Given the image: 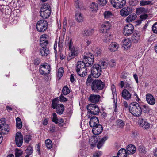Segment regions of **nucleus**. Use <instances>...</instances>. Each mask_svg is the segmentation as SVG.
<instances>
[{
	"label": "nucleus",
	"instance_id": "1",
	"mask_svg": "<svg viewBox=\"0 0 157 157\" xmlns=\"http://www.w3.org/2000/svg\"><path fill=\"white\" fill-rule=\"evenodd\" d=\"M129 109L130 113L135 116H139L142 113V110L141 106L136 102L131 103L129 105Z\"/></svg>",
	"mask_w": 157,
	"mask_h": 157
},
{
	"label": "nucleus",
	"instance_id": "2",
	"mask_svg": "<svg viewBox=\"0 0 157 157\" xmlns=\"http://www.w3.org/2000/svg\"><path fill=\"white\" fill-rule=\"evenodd\" d=\"M82 61H79L76 64V71L77 74L80 77H83L87 73V67Z\"/></svg>",
	"mask_w": 157,
	"mask_h": 157
},
{
	"label": "nucleus",
	"instance_id": "3",
	"mask_svg": "<svg viewBox=\"0 0 157 157\" xmlns=\"http://www.w3.org/2000/svg\"><path fill=\"white\" fill-rule=\"evenodd\" d=\"M51 12V6L49 4L47 3H44L40 10V16L44 20L47 19L50 16Z\"/></svg>",
	"mask_w": 157,
	"mask_h": 157
},
{
	"label": "nucleus",
	"instance_id": "4",
	"mask_svg": "<svg viewBox=\"0 0 157 157\" xmlns=\"http://www.w3.org/2000/svg\"><path fill=\"white\" fill-rule=\"evenodd\" d=\"M105 86V83L100 79L94 80L91 83V89L94 92H98L102 90Z\"/></svg>",
	"mask_w": 157,
	"mask_h": 157
},
{
	"label": "nucleus",
	"instance_id": "5",
	"mask_svg": "<svg viewBox=\"0 0 157 157\" xmlns=\"http://www.w3.org/2000/svg\"><path fill=\"white\" fill-rule=\"evenodd\" d=\"M58 99L56 98L52 101V107L53 109H56V112L59 115L62 114L64 110V106L62 104H58Z\"/></svg>",
	"mask_w": 157,
	"mask_h": 157
},
{
	"label": "nucleus",
	"instance_id": "6",
	"mask_svg": "<svg viewBox=\"0 0 157 157\" xmlns=\"http://www.w3.org/2000/svg\"><path fill=\"white\" fill-rule=\"evenodd\" d=\"M83 62L87 67L91 66L94 62V56L89 52H85L83 56V59L82 61Z\"/></svg>",
	"mask_w": 157,
	"mask_h": 157
},
{
	"label": "nucleus",
	"instance_id": "7",
	"mask_svg": "<svg viewBox=\"0 0 157 157\" xmlns=\"http://www.w3.org/2000/svg\"><path fill=\"white\" fill-rule=\"evenodd\" d=\"M48 25L47 21L40 20L36 23V27L37 31L39 32H43L47 29Z\"/></svg>",
	"mask_w": 157,
	"mask_h": 157
},
{
	"label": "nucleus",
	"instance_id": "8",
	"mask_svg": "<svg viewBox=\"0 0 157 157\" xmlns=\"http://www.w3.org/2000/svg\"><path fill=\"white\" fill-rule=\"evenodd\" d=\"M101 73V67L98 64H94L91 69L90 75L94 78H98Z\"/></svg>",
	"mask_w": 157,
	"mask_h": 157
},
{
	"label": "nucleus",
	"instance_id": "9",
	"mask_svg": "<svg viewBox=\"0 0 157 157\" xmlns=\"http://www.w3.org/2000/svg\"><path fill=\"white\" fill-rule=\"evenodd\" d=\"M51 67L47 63L41 65L40 67L39 71L40 74L44 76L48 75L50 72Z\"/></svg>",
	"mask_w": 157,
	"mask_h": 157
},
{
	"label": "nucleus",
	"instance_id": "10",
	"mask_svg": "<svg viewBox=\"0 0 157 157\" xmlns=\"http://www.w3.org/2000/svg\"><path fill=\"white\" fill-rule=\"evenodd\" d=\"M0 131L2 133L5 134L9 132L10 130L9 126L6 123V119L5 118H2L0 120Z\"/></svg>",
	"mask_w": 157,
	"mask_h": 157
},
{
	"label": "nucleus",
	"instance_id": "11",
	"mask_svg": "<svg viewBox=\"0 0 157 157\" xmlns=\"http://www.w3.org/2000/svg\"><path fill=\"white\" fill-rule=\"evenodd\" d=\"M88 112L91 114L94 115H98L100 112L99 109L97 105L90 104L87 106Z\"/></svg>",
	"mask_w": 157,
	"mask_h": 157
},
{
	"label": "nucleus",
	"instance_id": "12",
	"mask_svg": "<svg viewBox=\"0 0 157 157\" xmlns=\"http://www.w3.org/2000/svg\"><path fill=\"white\" fill-rule=\"evenodd\" d=\"M41 42L40 45L42 48L40 50V53L42 56H47L50 53L49 49L47 48V43L43 41Z\"/></svg>",
	"mask_w": 157,
	"mask_h": 157
},
{
	"label": "nucleus",
	"instance_id": "13",
	"mask_svg": "<svg viewBox=\"0 0 157 157\" xmlns=\"http://www.w3.org/2000/svg\"><path fill=\"white\" fill-rule=\"evenodd\" d=\"M134 27L131 24H128L124 27L123 29V33L125 36H129L133 32Z\"/></svg>",
	"mask_w": 157,
	"mask_h": 157
},
{
	"label": "nucleus",
	"instance_id": "14",
	"mask_svg": "<svg viewBox=\"0 0 157 157\" xmlns=\"http://www.w3.org/2000/svg\"><path fill=\"white\" fill-rule=\"evenodd\" d=\"M111 26L110 23L109 21H106L101 25L100 29V33L105 34L106 33H109V32Z\"/></svg>",
	"mask_w": 157,
	"mask_h": 157
},
{
	"label": "nucleus",
	"instance_id": "15",
	"mask_svg": "<svg viewBox=\"0 0 157 157\" xmlns=\"http://www.w3.org/2000/svg\"><path fill=\"white\" fill-rule=\"evenodd\" d=\"M133 10L132 7L130 6L124 7L120 11V13L122 16L126 17L131 13Z\"/></svg>",
	"mask_w": 157,
	"mask_h": 157
},
{
	"label": "nucleus",
	"instance_id": "16",
	"mask_svg": "<svg viewBox=\"0 0 157 157\" xmlns=\"http://www.w3.org/2000/svg\"><path fill=\"white\" fill-rule=\"evenodd\" d=\"M15 141L18 147H20L22 145L23 137L22 134L20 132H17L16 134Z\"/></svg>",
	"mask_w": 157,
	"mask_h": 157
},
{
	"label": "nucleus",
	"instance_id": "17",
	"mask_svg": "<svg viewBox=\"0 0 157 157\" xmlns=\"http://www.w3.org/2000/svg\"><path fill=\"white\" fill-rule=\"evenodd\" d=\"M139 125L144 129H147L149 128L150 124L147 120L143 118H140L138 121Z\"/></svg>",
	"mask_w": 157,
	"mask_h": 157
},
{
	"label": "nucleus",
	"instance_id": "18",
	"mask_svg": "<svg viewBox=\"0 0 157 157\" xmlns=\"http://www.w3.org/2000/svg\"><path fill=\"white\" fill-rule=\"evenodd\" d=\"M103 130V127L102 126L98 124L93 128L92 131L94 135H98L102 132Z\"/></svg>",
	"mask_w": 157,
	"mask_h": 157
},
{
	"label": "nucleus",
	"instance_id": "19",
	"mask_svg": "<svg viewBox=\"0 0 157 157\" xmlns=\"http://www.w3.org/2000/svg\"><path fill=\"white\" fill-rule=\"evenodd\" d=\"M146 101L150 105H153L155 103V100L154 96L151 94L147 93L146 95Z\"/></svg>",
	"mask_w": 157,
	"mask_h": 157
},
{
	"label": "nucleus",
	"instance_id": "20",
	"mask_svg": "<svg viewBox=\"0 0 157 157\" xmlns=\"http://www.w3.org/2000/svg\"><path fill=\"white\" fill-rule=\"evenodd\" d=\"M99 122L98 118L96 116H93L91 117L89 122L90 126L92 128L97 125Z\"/></svg>",
	"mask_w": 157,
	"mask_h": 157
},
{
	"label": "nucleus",
	"instance_id": "21",
	"mask_svg": "<svg viewBox=\"0 0 157 157\" xmlns=\"http://www.w3.org/2000/svg\"><path fill=\"white\" fill-rule=\"evenodd\" d=\"M70 50L71 52L67 57V59L69 61L77 56L78 52L77 49L75 48H73Z\"/></svg>",
	"mask_w": 157,
	"mask_h": 157
},
{
	"label": "nucleus",
	"instance_id": "22",
	"mask_svg": "<svg viewBox=\"0 0 157 157\" xmlns=\"http://www.w3.org/2000/svg\"><path fill=\"white\" fill-rule=\"evenodd\" d=\"M120 44L125 49H128L131 45V43L129 39H124L121 41Z\"/></svg>",
	"mask_w": 157,
	"mask_h": 157
},
{
	"label": "nucleus",
	"instance_id": "23",
	"mask_svg": "<svg viewBox=\"0 0 157 157\" xmlns=\"http://www.w3.org/2000/svg\"><path fill=\"white\" fill-rule=\"evenodd\" d=\"M122 96L123 98L128 100L131 98L132 96H133V94H131L128 90L124 89L122 91Z\"/></svg>",
	"mask_w": 157,
	"mask_h": 157
},
{
	"label": "nucleus",
	"instance_id": "24",
	"mask_svg": "<svg viewBox=\"0 0 157 157\" xmlns=\"http://www.w3.org/2000/svg\"><path fill=\"white\" fill-rule=\"evenodd\" d=\"M100 96L99 95L91 94L89 97V100L93 103H97L99 100Z\"/></svg>",
	"mask_w": 157,
	"mask_h": 157
},
{
	"label": "nucleus",
	"instance_id": "25",
	"mask_svg": "<svg viewBox=\"0 0 157 157\" xmlns=\"http://www.w3.org/2000/svg\"><path fill=\"white\" fill-rule=\"evenodd\" d=\"M136 150V147L134 145L129 144L127 147L126 152L127 154H133L135 152Z\"/></svg>",
	"mask_w": 157,
	"mask_h": 157
},
{
	"label": "nucleus",
	"instance_id": "26",
	"mask_svg": "<svg viewBox=\"0 0 157 157\" xmlns=\"http://www.w3.org/2000/svg\"><path fill=\"white\" fill-rule=\"evenodd\" d=\"M140 39V34L137 32L134 33L131 37V40L134 43H137Z\"/></svg>",
	"mask_w": 157,
	"mask_h": 157
},
{
	"label": "nucleus",
	"instance_id": "27",
	"mask_svg": "<svg viewBox=\"0 0 157 157\" xmlns=\"http://www.w3.org/2000/svg\"><path fill=\"white\" fill-rule=\"evenodd\" d=\"M108 139L107 136H105L103 137L98 143L97 145V148L99 149L103 146L105 141Z\"/></svg>",
	"mask_w": 157,
	"mask_h": 157
},
{
	"label": "nucleus",
	"instance_id": "28",
	"mask_svg": "<svg viewBox=\"0 0 157 157\" xmlns=\"http://www.w3.org/2000/svg\"><path fill=\"white\" fill-rule=\"evenodd\" d=\"M104 38L103 39L104 42L108 43L112 39V36L111 34L109 33H106L104 35Z\"/></svg>",
	"mask_w": 157,
	"mask_h": 157
},
{
	"label": "nucleus",
	"instance_id": "29",
	"mask_svg": "<svg viewBox=\"0 0 157 157\" xmlns=\"http://www.w3.org/2000/svg\"><path fill=\"white\" fill-rule=\"evenodd\" d=\"M75 18L77 21L82 22L83 21V17L80 12H78L75 14Z\"/></svg>",
	"mask_w": 157,
	"mask_h": 157
},
{
	"label": "nucleus",
	"instance_id": "30",
	"mask_svg": "<svg viewBox=\"0 0 157 157\" xmlns=\"http://www.w3.org/2000/svg\"><path fill=\"white\" fill-rule=\"evenodd\" d=\"M126 152L125 149H121L118 151V157H127V154Z\"/></svg>",
	"mask_w": 157,
	"mask_h": 157
},
{
	"label": "nucleus",
	"instance_id": "31",
	"mask_svg": "<svg viewBox=\"0 0 157 157\" xmlns=\"http://www.w3.org/2000/svg\"><path fill=\"white\" fill-rule=\"evenodd\" d=\"M142 112L145 113H150L151 109L147 105H142L141 106Z\"/></svg>",
	"mask_w": 157,
	"mask_h": 157
},
{
	"label": "nucleus",
	"instance_id": "32",
	"mask_svg": "<svg viewBox=\"0 0 157 157\" xmlns=\"http://www.w3.org/2000/svg\"><path fill=\"white\" fill-rule=\"evenodd\" d=\"M94 33V30L91 29L85 30L83 33V35L84 36H91Z\"/></svg>",
	"mask_w": 157,
	"mask_h": 157
},
{
	"label": "nucleus",
	"instance_id": "33",
	"mask_svg": "<svg viewBox=\"0 0 157 157\" xmlns=\"http://www.w3.org/2000/svg\"><path fill=\"white\" fill-rule=\"evenodd\" d=\"M103 16L105 19H109L113 16V14L110 11H106L103 13Z\"/></svg>",
	"mask_w": 157,
	"mask_h": 157
},
{
	"label": "nucleus",
	"instance_id": "34",
	"mask_svg": "<svg viewBox=\"0 0 157 157\" xmlns=\"http://www.w3.org/2000/svg\"><path fill=\"white\" fill-rule=\"evenodd\" d=\"M153 4L152 1L141 0L140 1V5L143 6L147 5H152Z\"/></svg>",
	"mask_w": 157,
	"mask_h": 157
},
{
	"label": "nucleus",
	"instance_id": "35",
	"mask_svg": "<svg viewBox=\"0 0 157 157\" xmlns=\"http://www.w3.org/2000/svg\"><path fill=\"white\" fill-rule=\"evenodd\" d=\"M136 15L135 14L130 15L126 18L125 20L128 22H130L134 21L136 18Z\"/></svg>",
	"mask_w": 157,
	"mask_h": 157
},
{
	"label": "nucleus",
	"instance_id": "36",
	"mask_svg": "<svg viewBox=\"0 0 157 157\" xmlns=\"http://www.w3.org/2000/svg\"><path fill=\"white\" fill-rule=\"evenodd\" d=\"M118 48L117 44L115 42H112L109 46V49L112 51H115Z\"/></svg>",
	"mask_w": 157,
	"mask_h": 157
},
{
	"label": "nucleus",
	"instance_id": "37",
	"mask_svg": "<svg viewBox=\"0 0 157 157\" xmlns=\"http://www.w3.org/2000/svg\"><path fill=\"white\" fill-rule=\"evenodd\" d=\"M16 127L18 129L21 128L22 124L21 119L19 117L16 118Z\"/></svg>",
	"mask_w": 157,
	"mask_h": 157
},
{
	"label": "nucleus",
	"instance_id": "38",
	"mask_svg": "<svg viewBox=\"0 0 157 157\" xmlns=\"http://www.w3.org/2000/svg\"><path fill=\"white\" fill-rule=\"evenodd\" d=\"M91 75L90 74L88 76L86 82V84L88 86H91V83H92L94 80Z\"/></svg>",
	"mask_w": 157,
	"mask_h": 157
},
{
	"label": "nucleus",
	"instance_id": "39",
	"mask_svg": "<svg viewBox=\"0 0 157 157\" xmlns=\"http://www.w3.org/2000/svg\"><path fill=\"white\" fill-rule=\"evenodd\" d=\"M146 10L145 9L144 7H139L136 9V13L137 14H140L143 13H145Z\"/></svg>",
	"mask_w": 157,
	"mask_h": 157
},
{
	"label": "nucleus",
	"instance_id": "40",
	"mask_svg": "<svg viewBox=\"0 0 157 157\" xmlns=\"http://www.w3.org/2000/svg\"><path fill=\"white\" fill-rule=\"evenodd\" d=\"M45 143L47 148L50 149L52 148V142L49 139H47L45 140Z\"/></svg>",
	"mask_w": 157,
	"mask_h": 157
},
{
	"label": "nucleus",
	"instance_id": "41",
	"mask_svg": "<svg viewBox=\"0 0 157 157\" xmlns=\"http://www.w3.org/2000/svg\"><path fill=\"white\" fill-rule=\"evenodd\" d=\"M70 92V90L67 86H65L62 89V93L63 94L66 95Z\"/></svg>",
	"mask_w": 157,
	"mask_h": 157
},
{
	"label": "nucleus",
	"instance_id": "42",
	"mask_svg": "<svg viewBox=\"0 0 157 157\" xmlns=\"http://www.w3.org/2000/svg\"><path fill=\"white\" fill-rule=\"evenodd\" d=\"M98 141V139L97 136H93L91 139L90 143H91V145L92 146L93 145L95 144Z\"/></svg>",
	"mask_w": 157,
	"mask_h": 157
},
{
	"label": "nucleus",
	"instance_id": "43",
	"mask_svg": "<svg viewBox=\"0 0 157 157\" xmlns=\"http://www.w3.org/2000/svg\"><path fill=\"white\" fill-rule=\"evenodd\" d=\"M90 8L93 9L92 11H97L98 10V6L97 3L92 2L90 5Z\"/></svg>",
	"mask_w": 157,
	"mask_h": 157
},
{
	"label": "nucleus",
	"instance_id": "44",
	"mask_svg": "<svg viewBox=\"0 0 157 157\" xmlns=\"http://www.w3.org/2000/svg\"><path fill=\"white\" fill-rule=\"evenodd\" d=\"M127 90H128V91H129L130 92L131 94H132L133 96H136V97L137 98H138L137 94L134 91L133 88L132 87H130L129 88H128V89Z\"/></svg>",
	"mask_w": 157,
	"mask_h": 157
},
{
	"label": "nucleus",
	"instance_id": "45",
	"mask_svg": "<svg viewBox=\"0 0 157 157\" xmlns=\"http://www.w3.org/2000/svg\"><path fill=\"white\" fill-rule=\"evenodd\" d=\"M126 3L125 0H118V8H122Z\"/></svg>",
	"mask_w": 157,
	"mask_h": 157
},
{
	"label": "nucleus",
	"instance_id": "46",
	"mask_svg": "<svg viewBox=\"0 0 157 157\" xmlns=\"http://www.w3.org/2000/svg\"><path fill=\"white\" fill-rule=\"evenodd\" d=\"M33 62V64L36 66H38L40 64L41 59L39 58H36L34 59Z\"/></svg>",
	"mask_w": 157,
	"mask_h": 157
},
{
	"label": "nucleus",
	"instance_id": "47",
	"mask_svg": "<svg viewBox=\"0 0 157 157\" xmlns=\"http://www.w3.org/2000/svg\"><path fill=\"white\" fill-rule=\"evenodd\" d=\"M138 150L140 153H145L146 152L145 147L143 145H140L139 146Z\"/></svg>",
	"mask_w": 157,
	"mask_h": 157
},
{
	"label": "nucleus",
	"instance_id": "48",
	"mask_svg": "<svg viewBox=\"0 0 157 157\" xmlns=\"http://www.w3.org/2000/svg\"><path fill=\"white\" fill-rule=\"evenodd\" d=\"M125 124V122L122 120L118 119V128H123Z\"/></svg>",
	"mask_w": 157,
	"mask_h": 157
},
{
	"label": "nucleus",
	"instance_id": "49",
	"mask_svg": "<svg viewBox=\"0 0 157 157\" xmlns=\"http://www.w3.org/2000/svg\"><path fill=\"white\" fill-rule=\"evenodd\" d=\"M53 117L52 118V121L57 124L58 123V119L57 117V115L55 113H53L52 114Z\"/></svg>",
	"mask_w": 157,
	"mask_h": 157
},
{
	"label": "nucleus",
	"instance_id": "50",
	"mask_svg": "<svg viewBox=\"0 0 157 157\" xmlns=\"http://www.w3.org/2000/svg\"><path fill=\"white\" fill-rule=\"evenodd\" d=\"M98 3L100 6H103L107 3V0H98Z\"/></svg>",
	"mask_w": 157,
	"mask_h": 157
},
{
	"label": "nucleus",
	"instance_id": "51",
	"mask_svg": "<svg viewBox=\"0 0 157 157\" xmlns=\"http://www.w3.org/2000/svg\"><path fill=\"white\" fill-rule=\"evenodd\" d=\"M67 43V45H68L70 50L72 49L73 48H75L74 47H73L72 46L73 42H72V39H70V40H68L67 41H66L65 44H66Z\"/></svg>",
	"mask_w": 157,
	"mask_h": 157
},
{
	"label": "nucleus",
	"instance_id": "52",
	"mask_svg": "<svg viewBox=\"0 0 157 157\" xmlns=\"http://www.w3.org/2000/svg\"><path fill=\"white\" fill-rule=\"evenodd\" d=\"M46 35L45 34L42 35L41 36L40 39V44H41V42L42 41L47 43V44H48V40H46Z\"/></svg>",
	"mask_w": 157,
	"mask_h": 157
},
{
	"label": "nucleus",
	"instance_id": "53",
	"mask_svg": "<svg viewBox=\"0 0 157 157\" xmlns=\"http://www.w3.org/2000/svg\"><path fill=\"white\" fill-rule=\"evenodd\" d=\"M16 151L15 153V157H20L22 153V151L21 150H18L17 149H16Z\"/></svg>",
	"mask_w": 157,
	"mask_h": 157
},
{
	"label": "nucleus",
	"instance_id": "54",
	"mask_svg": "<svg viewBox=\"0 0 157 157\" xmlns=\"http://www.w3.org/2000/svg\"><path fill=\"white\" fill-rule=\"evenodd\" d=\"M33 149L32 147H28L26 149V152L27 154V155L29 156L30 155L33 153Z\"/></svg>",
	"mask_w": 157,
	"mask_h": 157
},
{
	"label": "nucleus",
	"instance_id": "55",
	"mask_svg": "<svg viewBox=\"0 0 157 157\" xmlns=\"http://www.w3.org/2000/svg\"><path fill=\"white\" fill-rule=\"evenodd\" d=\"M59 98L60 101L62 102H65L67 101V99L62 94L60 96Z\"/></svg>",
	"mask_w": 157,
	"mask_h": 157
},
{
	"label": "nucleus",
	"instance_id": "56",
	"mask_svg": "<svg viewBox=\"0 0 157 157\" xmlns=\"http://www.w3.org/2000/svg\"><path fill=\"white\" fill-rule=\"evenodd\" d=\"M152 30L153 33L157 34V22L153 25L152 26Z\"/></svg>",
	"mask_w": 157,
	"mask_h": 157
},
{
	"label": "nucleus",
	"instance_id": "57",
	"mask_svg": "<svg viewBox=\"0 0 157 157\" xmlns=\"http://www.w3.org/2000/svg\"><path fill=\"white\" fill-rule=\"evenodd\" d=\"M31 139V136L30 135H25L24 136V140L25 142L28 143Z\"/></svg>",
	"mask_w": 157,
	"mask_h": 157
},
{
	"label": "nucleus",
	"instance_id": "58",
	"mask_svg": "<svg viewBox=\"0 0 157 157\" xmlns=\"http://www.w3.org/2000/svg\"><path fill=\"white\" fill-rule=\"evenodd\" d=\"M101 64L102 66L101 69H105L107 67L108 65V62L104 61L102 62Z\"/></svg>",
	"mask_w": 157,
	"mask_h": 157
},
{
	"label": "nucleus",
	"instance_id": "59",
	"mask_svg": "<svg viewBox=\"0 0 157 157\" xmlns=\"http://www.w3.org/2000/svg\"><path fill=\"white\" fill-rule=\"evenodd\" d=\"M118 0H111V4L113 7L117 8V6Z\"/></svg>",
	"mask_w": 157,
	"mask_h": 157
},
{
	"label": "nucleus",
	"instance_id": "60",
	"mask_svg": "<svg viewBox=\"0 0 157 157\" xmlns=\"http://www.w3.org/2000/svg\"><path fill=\"white\" fill-rule=\"evenodd\" d=\"M64 122V120L63 119H60L59 120V121L58 122V125L60 127L63 126V125Z\"/></svg>",
	"mask_w": 157,
	"mask_h": 157
},
{
	"label": "nucleus",
	"instance_id": "61",
	"mask_svg": "<svg viewBox=\"0 0 157 157\" xmlns=\"http://www.w3.org/2000/svg\"><path fill=\"white\" fill-rule=\"evenodd\" d=\"M148 16L147 14H142L140 16V18L142 20H145L146 19Z\"/></svg>",
	"mask_w": 157,
	"mask_h": 157
},
{
	"label": "nucleus",
	"instance_id": "62",
	"mask_svg": "<svg viewBox=\"0 0 157 157\" xmlns=\"http://www.w3.org/2000/svg\"><path fill=\"white\" fill-rule=\"evenodd\" d=\"M101 53V51L100 49L97 48L95 52V55L97 56L100 55Z\"/></svg>",
	"mask_w": 157,
	"mask_h": 157
},
{
	"label": "nucleus",
	"instance_id": "63",
	"mask_svg": "<svg viewBox=\"0 0 157 157\" xmlns=\"http://www.w3.org/2000/svg\"><path fill=\"white\" fill-rule=\"evenodd\" d=\"M101 155V151H98L94 154L93 157H99Z\"/></svg>",
	"mask_w": 157,
	"mask_h": 157
},
{
	"label": "nucleus",
	"instance_id": "64",
	"mask_svg": "<svg viewBox=\"0 0 157 157\" xmlns=\"http://www.w3.org/2000/svg\"><path fill=\"white\" fill-rule=\"evenodd\" d=\"M109 64L111 67H113L116 65L115 61L113 59L111 60L109 62Z\"/></svg>",
	"mask_w": 157,
	"mask_h": 157
}]
</instances>
